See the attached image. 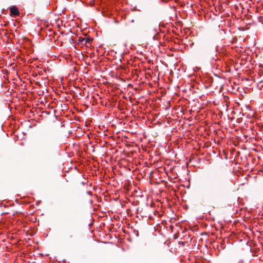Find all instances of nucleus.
I'll return each mask as SVG.
<instances>
[{"instance_id":"f257e3e1","label":"nucleus","mask_w":263,"mask_h":263,"mask_svg":"<svg viewBox=\"0 0 263 263\" xmlns=\"http://www.w3.org/2000/svg\"><path fill=\"white\" fill-rule=\"evenodd\" d=\"M212 187L213 190L217 192L220 191L222 188V183L218 179L216 178L212 183Z\"/></svg>"},{"instance_id":"f03ea898","label":"nucleus","mask_w":263,"mask_h":263,"mask_svg":"<svg viewBox=\"0 0 263 263\" xmlns=\"http://www.w3.org/2000/svg\"><path fill=\"white\" fill-rule=\"evenodd\" d=\"M78 42L83 45L88 46V44H90L92 42V39L89 37H79L78 38Z\"/></svg>"},{"instance_id":"7ed1b4c3","label":"nucleus","mask_w":263,"mask_h":263,"mask_svg":"<svg viewBox=\"0 0 263 263\" xmlns=\"http://www.w3.org/2000/svg\"><path fill=\"white\" fill-rule=\"evenodd\" d=\"M10 15L11 16H18L20 14L18 9L16 6H13L10 8Z\"/></svg>"}]
</instances>
